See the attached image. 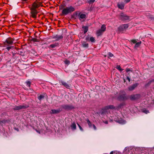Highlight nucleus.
Listing matches in <instances>:
<instances>
[{"mask_svg": "<svg viewBox=\"0 0 154 154\" xmlns=\"http://www.w3.org/2000/svg\"><path fill=\"white\" fill-rule=\"evenodd\" d=\"M40 6H38L32 4L29 8L30 9V16L34 18H36L37 17V15L38 13V12L37 10V8L39 7Z\"/></svg>", "mask_w": 154, "mask_h": 154, "instance_id": "f257e3e1", "label": "nucleus"}, {"mask_svg": "<svg viewBox=\"0 0 154 154\" xmlns=\"http://www.w3.org/2000/svg\"><path fill=\"white\" fill-rule=\"evenodd\" d=\"M75 10V8L71 6L69 7L64 8L63 10L62 13L63 15H66L69 13L73 12Z\"/></svg>", "mask_w": 154, "mask_h": 154, "instance_id": "f03ea898", "label": "nucleus"}, {"mask_svg": "<svg viewBox=\"0 0 154 154\" xmlns=\"http://www.w3.org/2000/svg\"><path fill=\"white\" fill-rule=\"evenodd\" d=\"M14 40V38H12L10 37H8L4 42V45L5 46H9L13 44Z\"/></svg>", "mask_w": 154, "mask_h": 154, "instance_id": "7ed1b4c3", "label": "nucleus"}, {"mask_svg": "<svg viewBox=\"0 0 154 154\" xmlns=\"http://www.w3.org/2000/svg\"><path fill=\"white\" fill-rule=\"evenodd\" d=\"M117 17L119 20L122 21L127 20L129 19V16L124 14L122 12L118 15Z\"/></svg>", "mask_w": 154, "mask_h": 154, "instance_id": "20e7f679", "label": "nucleus"}, {"mask_svg": "<svg viewBox=\"0 0 154 154\" xmlns=\"http://www.w3.org/2000/svg\"><path fill=\"white\" fill-rule=\"evenodd\" d=\"M129 27L128 24H125L120 26L118 27V30L119 32H123L124 30L128 29Z\"/></svg>", "mask_w": 154, "mask_h": 154, "instance_id": "39448f33", "label": "nucleus"}, {"mask_svg": "<svg viewBox=\"0 0 154 154\" xmlns=\"http://www.w3.org/2000/svg\"><path fill=\"white\" fill-rule=\"evenodd\" d=\"M29 107V106L27 105H19L18 106H16L14 108V110H19L22 109H25L28 108Z\"/></svg>", "mask_w": 154, "mask_h": 154, "instance_id": "423d86ee", "label": "nucleus"}, {"mask_svg": "<svg viewBox=\"0 0 154 154\" xmlns=\"http://www.w3.org/2000/svg\"><path fill=\"white\" fill-rule=\"evenodd\" d=\"M118 98L119 100L121 101L125 100L128 99V98L125 94L119 95Z\"/></svg>", "mask_w": 154, "mask_h": 154, "instance_id": "0eeeda50", "label": "nucleus"}, {"mask_svg": "<svg viewBox=\"0 0 154 154\" xmlns=\"http://www.w3.org/2000/svg\"><path fill=\"white\" fill-rule=\"evenodd\" d=\"M140 96V95L138 94H132L130 96V99L131 100H135L138 99Z\"/></svg>", "mask_w": 154, "mask_h": 154, "instance_id": "6e6552de", "label": "nucleus"}, {"mask_svg": "<svg viewBox=\"0 0 154 154\" xmlns=\"http://www.w3.org/2000/svg\"><path fill=\"white\" fill-rule=\"evenodd\" d=\"M138 85V83H135L129 86L128 87V90L130 91L133 90Z\"/></svg>", "mask_w": 154, "mask_h": 154, "instance_id": "1a4fd4ad", "label": "nucleus"}, {"mask_svg": "<svg viewBox=\"0 0 154 154\" xmlns=\"http://www.w3.org/2000/svg\"><path fill=\"white\" fill-rule=\"evenodd\" d=\"M41 0H36L32 4L37 5L38 6H42V2H41Z\"/></svg>", "mask_w": 154, "mask_h": 154, "instance_id": "9d476101", "label": "nucleus"}, {"mask_svg": "<svg viewBox=\"0 0 154 154\" xmlns=\"http://www.w3.org/2000/svg\"><path fill=\"white\" fill-rule=\"evenodd\" d=\"M61 111L60 109H52L50 112L51 114H55L59 113Z\"/></svg>", "mask_w": 154, "mask_h": 154, "instance_id": "9b49d317", "label": "nucleus"}, {"mask_svg": "<svg viewBox=\"0 0 154 154\" xmlns=\"http://www.w3.org/2000/svg\"><path fill=\"white\" fill-rule=\"evenodd\" d=\"M115 108V107L113 105H109L105 106L104 107L105 110H108L109 109H113Z\"/></svg>", "mask_w": 154, "mask_h": 154, "instance_id": "f8f14e48", "label": "nucleus"}, {"mask_svg": "<svg viewBox=\"0 0 154 154\" xmlns=\"http://www.w3.org/2000/svg\"><path fill=\"white\" fill-rule=\"evenodd\" d=\"M125 6V4L123 3H118L117 4V6L119 8L123 9H124Z\"/></svg>", "mask_w": 154, "mask_h": 154, "instance_id": "ddd939ff", "label": "nucleus"}, {"mask_svg": "<svg viewBox=\"0 0 154 154\" xmlns=\"http://www.w3.org/2000/svg\"><path fill=\"white\" fill-rule=\"evenodd\" d=\"M78 17L79 19L81 20V19L85 18L86 15L85 14H82L81 13H80L78 15Z\"/></svg>", "mask_w": 154, "mask_h": 154, "instance_id": "4468645a", "label": "nucleus"}, {"mask_svg": "<svg viewBox=\"0 0 154 154\" xmlns=\"http://www.w3.org/2000/svg\"><path fill=\"white\" fill-rule=\"evenodd\" d=\"M61 83L62 85H63L65 87L67 88H69L70 87L69 85L67 84L66 83L64 82L63 81H61Z\"/></svg>", "mask_w": 154, "mask_h": 154, "instance_id": "2eb2a0df", "label": "nucleus"}, {"mask_svg": "<svg viewBox=\"0 0 154 154\" xmlns=\"http://www.w3.org/2000/svg\"><path fill=\"white\" fill-rule=\"evenodd\" d=\"M63 108L64 109H68L74 108L72 106L68 105H64L63 106Z\"/></svg>", "mask_w": 154, "mask_h": 154, "instance_id": "dca6fc26", "label": "nucleus"}, {"mask_svg": "<svg viewBox=\"0 0 154 154\" xmlns=\"http://www.w3.org/2000/svg\"><path fill=\"white\" fill-rule=\"evenodd\" d=\"M70 127L72 130H75L76 129V125L75 122L72 123Z\"/></svg>", "mask_w": 154, "mask_h": 154, "instance_id": "f3484780", "label": "nucleus"}, {"mask_svg": "<svg viewBox=\"0 0 154 154\" xmlns=\"http://www.w3.org/2000/svg\"><path fill=\"white\" fill-rule=\"evenodd\" d=\"M82 28L84 29V33L85 34L88 30V27L87 26H83Z\"/></svg>", "mask_w": 154, "mask_h": 154, "instance_id": "a211bd4d", "label": "nucleus"}, {"mask_svg": "<svg viewBox=\"0 0 154 154\" xmlns=\"http://www.w3.org/2000/svg\"><path fill=\"white\" fill-rule=\"evenodd\" d=\"M103 32H104L102 31V30L100 29L97 31L96 33L98 36H100L101 35Z\"/></svg>", "mask_w": 154, "mask_h": 154, "instance_id": "6ab92c4d", "label": "nucleus"}, {"mask_svg": "<svg viewBox=\"0 0 154 154\" xmlns=\"http://www.w3.org/2000/svg\"><path fill=\"white\" fill-rule=\"evenodd\" d=\"M100 29L104 32L105 31L106 29V25L105 24L102 25L101 26Z\"/></svg>", "mask_w": 154, "mask_h": 154, "instance_id": "aec40b11", "label": "nucleus"}, {"mask_svg": "<svg viewBox=\"0 0 154 154\" xmlns=\"http://www.w3.org/2000/svg\"><path fill=\"white\" fill-rule=\"evenodd\" d=\"M82 46L84 47L87 48L88 46V44L86 42H83L82 44Z\"/></svg>", "mask_w": 154, "mask_h": 154, "instance_id": "412c9836", "label": "nucleus"}, {"mask_svg": "<svg viewBox=\"0 0 154 154\" xmlns=\"http://www.w3.org/2000/svg\"><path fill=\"white\" fill-rule=\"evenodd\" d=\"M63 38V36L62 35L58 36L57 35L56 36V37H55V38H57V40H59L60 39H62Z\"/></svg>", "mask_w": 154, "mask_h": 154, "instance_id": "4be33fe9", "label": "nucleus"}, {"mask_svg": "<svg viewBox=\"0 0 154 154\" xmlns=\"http://www.w3.org/2000/svg\"><path fill=\"white\" fill-rule=\"evenodd\" d=\"M141 43V41H140L136 43V44L135 45L134 47L135 48L138 47H139L140 46V45Z\"/></svg>", "mask_w": 154, "mask_h": 154, "instance_id": "5701e85b", "label": "nucleus"}, {"mask_svg": "<svg viewBox=\"0 0 154 154\" xmlns=\"http://www.w3.org/2000/svg\"><path fill=\"white\" fill-rule=\"evenodd\" d=\"M86 121H87V122L88 124L89 127L90 128L92 126V124H91V122L90 121V120L88 119H86Z\"/></svg>", "mask_w": 154, "mask_h": 154, "instance_id": "b1692460", "label": "nucleus"}, {"mask_svg": "<svg viewBox=\"0 0 154 154\" xmlns=\"http://www.w3.org/2000/svg\"><path fill=\"white\" fill-rule=\"evenodd\" d=\"M90 41L92 42H94L95 41L94 38L93 37H90Z\"/></svg>", "mask_w": 154, "mask_h": 154, "instance_id": "393cba45", "label": "nucleus"}, {"mask_svg": "<svg viewBox=\"0 0 154 154\" xmlns=\"http://www.w3.org/2000/svg\"><path fill=\"white\" fill-rule=\"evenodd\" d=\"M116 68L118 69L119 71H122L123 69H121L120 66L119 65H117L116 67Z\"/></svg>", "mask_w": 154, "mask_h": 154, "instance_id": "a878e982", "label": "nucleus"}, {"mask_svg": "<svg viewBox=\"0 0 154 154\" xmlns=\"http://www.w3.org/2000/svg\"><path fill=\"white\" fill-rule=\"evenodd\" d=\"M6 49L8 51H9L10 49H11L13 48L14 47V46H8Z\"/></svg>", "mask_w": 154, "mask_h": 154, "instance_id": "bb28decb", "label": "nucleus"}, {"mask_svg": "<svg viewBox=\"0 0 154 154\" xmlns=\"http://www.w3.org/2000/svg\"><path fill=\"white\" fill-rule=\"evenodd\" d=\"M44 97V96L42 95H40L39 97H38V99L41 100L42 99H43Z\"/></svg>", "mask_w": 154, "mask_h": 154, "instance_id": "cd10ccee", "label": "nucleus"}, {"mask_svg": "<svg viewBox=\"0 0 154 154\" xmlns=\"http://www.w3.org/2000/svg\"><path fill=\"white\" fill-rule=\"evenodd\" d=\"M26 83L27 85L29 87H30V85H31V82H30V81H27L26 82Z\"/></svg>", "mask_w": 154, "mask_h": 154, "instance_id": "c85d7f7f", "label": "nucleus"}, {"mask_svg": "<svg viewBox=\"0 0 154 154\" xmlns=\"http://www.w3.org/2000/svg\"><path fill=\"white\" fill-rule=\"evenodd\" d=\"M64 62L66 64H69L70 63V61L67 60H66L64 61Z\"/></svg>", "mask_w": 154, "mask_h": 154, "instance_id": "c756f323", "label": "nucleus"}, {"mask_svg": "<svg viewBox=\"0 0 154 154\" xmlns=\"http://www.w3.org/2000/svg\"><path fill=\"white\" fill-rule=\"evenodd\" d=\"M129 76H130L129 73L128 74V75L127 77V79L128 80V82H130L131 81L129 77Z\"/></svg>", "mask_w": 154, "mask_h": 154, "instance_id": "7c9ffc66", "label": "nucleus"}, {"mask_svg": "<svg viewBox=\"0 0 154 154\" xmlns=\"http://www.w3.org/2000/svg\"><path fill=\"white\" fill-rule=\"evenodd\" d=\"M56 46V45L54 44H51L50 45V47L51 48H54Z\"/></svg>", "mask_w": 154, "mask_h": 154, "instance_id": "2f4dec72", "label": "nucleus"}, {"mask_svg": "<svg viewBox=\"0 0 154 154\" xmlns=\"http://www.w3.org/2000/svg\"><path fill=\"white\" fill-rule=\"evenodd\" d=\"M90 37L89 36H88L85 38V40L88 41H89L90 40Z\"/></svg>", "mask_w": 154, "mask_h": 154, "instance_id": "473e14b6", "label": "nucleus"}, {"mask_svg": "<svg viewBox=\"0 0 154 154\" xmlns=\"http://www.w3.org/2000/svg\"><path fill=\"white\" fill-rule=\"evenodd\" d=\"M32 41L34 42H37L38 41V39L35 38H33L32 39Z\"/></svg>", "mask_w": 154, "mask_h": 154, "instance_id": "72a5a7b5", "label": "nucleus"}, {"mask_svg": "<svg viewBox=\"0 0 154 154\" xmlns=\"http://www.w3.org/2000/svg\"><path fill=\"white\" fill-rule=\"evenodd\" d=\"M131 42L133 43H136L137 41L135 39H132L131 40Z\"/></svg>", "mask_w": 154, "mask_h": 154, "instance_id": "f704fd0d", "label": "nucleus"}, {"mask_svg": "<svg viewBox=\"0 0 154 154\" xmlns=\"http://www.w3.org/2000/svg\"><path fill=\"white\" fill-rule=\"evenodd\" d=\"M95 1V0H89L88 2L89 4H91V3L94 2Z\"/></svg>", "mask_w": 154, "mask_h": 154, "instance_id": "c9c22d12", "label": "nucleus"}, {"mask_svg": "<svg viewBox=\"0 0 154 154\" xmlns=\"http://www.w3.org/2000/svg\"><path fill=\"white\" fill-rule=\"evenodd\" d=\"M77 125H78L81 131H82L83 130V129L82 128V127H81V126L79 124H77Z\"/></svg>", "mask_w": 154, "mask_h": 154, "instance_id": "e433bc0d", "label": "nucleus"}, {"mask_svg": "<svg viewBox=\"0 0 154 154\" xmlns=\"http://www.w3.org/2000/svg\"><path fill=\"white\" fill-rule=\"evenodd\" d=\"M108 55H109V57H112L113 56V55L111 53H109V54H108Z\"/></svg>", "mask_w": 154, "mask_h": 154, "instance_id": "4c0bfd02", "label": "nucleus"}, {"mask_svg": "<svg viewBox=\"0 0 154 154\" xmlns=\"http://www.w3.org/2000/svg\"><path fill=\"white\" fill-rule=\"evenodd\" d=\"M151 82L150 81L149 82H148V83L146 85V86H148L151 83Z\"/></svg>", "mask_w": 154, "mask_h": 154, "instance_id": "58836bf2", "label": "nucleus"}, {"mask_svg": "<svg viewBox=\"0 0 154 154\" xmlns=\"http://www.w3.org/2000/svg\"><path fill=\"white\" fill-rule=\"evenodd\" d=\"M126 71L127 72H128L129 71H132L131 69L129 68H127L126 70Z\"/></svg>", "mask_w": 154, "mask_h": 154, "instance_id": "ea45409f", "label": "nucleus"}, {"mask_svg": "<svg viewBox=\"0 0 154 154\" xmlns=\"http://www.w3.org/2000/svg\"><path fill=\"white\" fill-rule=\"evenodd\" d=\"M143 112H144L145 113H147L149 112V111L148 110H144Z\"/></svg>", "mask_w": 154, "mask_h": 154, "instance_id": "a19ab883", "label": "nucleus"}, {"mask_svg": "<svg viewBox=\"0 0 154 154\" xmlns=\"http://www.w3.org/2000/svg\"><path fill=\"white\" fill-rule=\"evenodd\" d=\"M92 125H93V128H94V130H96L97 129V128H96V127L95 126V125L94 124H93Z\"/></svg>", "mask_w": 154, "mask_h": 154, "instance_id": "79ce46f5", "label": "nucleus"}, {"mask_svg": "<svg viewBox=\"0 0 154 154\" xmlns=\"http://www.w3.org/2000/svg\"><path fill=\"white\" fill-rule=\"evenodd\" d=\"M131 0H125V2L126 3H127L129 2Z\"/></svg>", "mask_w": 154, "mask_h": 154, "instance_id": "37998d69", "label": "nucleus"}, {"mask_svg": "<svg viewBox=\"0 0 154 154\" xmlns=\"http://www.w3.org/2000/svg\"><path fill=\"white\" fill-rule=\"evenodd\" d=\"M150 81L151 82V83L154 82V79H153L151 80Z\"/></svg>", "mask_w": 154, "mask_h": 154, "instance_id": "c03bdc74", "label": "nucleus"}, {"mask_svg": "<svg viewBox=\"0 0 154 154\" xmlns=\"http://www.w3.org/2000/svg\"><path fill=\"white\" fill-rule=\"evenodd\" d=\"M150 18L151 19H153L154 18L153 17H150Z\"/></svg>", "mask_w": 154, "mask_h": 154, "instance_id": "a18cd8bd", "label": "nucleus"}, {"mask_svg": "<svg viewBox=\"0 0 154 154\" xmlns=\"http://www.w3.org/2000/svg\"><path fill=\"white\" fill-rule=\"evenodd\" d=\"M113 153V152H111L110 153V154H112Z\"/></svg>", "mask_w": 154, "mask_h": 154, "instance_id": "49530a36", "label": "nucleus"}, {"mask_svg": "<svg viewBox=\"0 0 154 154\" xmlns=\"http://www.w3.org/2000/svg\"><path fill=\"white\" fill-rule=\"evenodd\" d=\"M105 123H106V124H107V123H108V122H107V121H106V122H105Z\"/></svg>", "mask_w": 154, "mask_h": 154, "instance_id": "de8ad7c7", "label": "nucleus"}, {"mask_svg": "<svg viewBox=\"0 0 154 154\" xmlns=\"http://www.w3.org/2000/svg\"><path fill=\"white\" fill-rule=\"evenodd\" d=\"M124 82H125V79H124Z\"/></svg>", "mask_w": 154, "mask_h": 154, "instance_id": "09e8293b", "label": "nucleus"}, {"mask_svg": "<svg viewBox=\"0 0 154 154\" xmlns=\"http://www.w3.org/2000/svg\"><path fill=\"white\" fill-rule=\"evenodd\" d=\"M1 121H0V124L1 123Z\"/></svg>", "mask_w": 154, "mask_h": 154, "instance_id": "8fccbe9b", "label": "nucleus"}, {"mask_svg": "<svg viewBox=\"0 0 154 154\" xmlns=\"http://www.w3.org/2000/svg\"><path fill=\"white\" fill-rule=\"evenodd\" d=\"M14 55V54H13V55Z\"/></svg>", "mask_w": 154, "mask_h": 154, "instance_id": "3c124183", "label": "nucleus"}]
</instances>
